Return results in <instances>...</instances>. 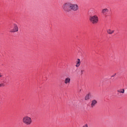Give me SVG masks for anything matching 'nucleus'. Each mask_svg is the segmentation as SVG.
<instances>
[{
    "instance_id": "16",
    "label": "nucleus",
    "mask_w": 127,
    "mask_h": 127,
    "mask_svg": "<svg viewBox=\"0 0 127 127\" xmlns=\"http://www.w3.org/2000/svg\"><path fill=\"white\" fill-rule=\"evenodd\" d=\"M116 73H115L114 75H112L111 76V77H114L116 75Z\"/></svg>"
},
{
    "instance_id": "6",
    "label": "nucleus",
    "mask_w": 127,
    "mask_h": 127,
    "mask_svg": "<svg viewBox=\"0 0 127 127\" xmlns=\"http://www.w3.org/2000/svg\"><path fill=\"white\" fill-rule=\"evenodd\" d=\"M97 101L95 100L94 99L92 100L91 104V107L93 108L94 107L95 105L97 103Z\"/></svg>"
},
{
    "instance_id": "13",
    "label": "nucleus",
    "mask_w": 127,
    "mask_h": 127,
    "mask_svg": "<svg viewBox=\"0 0 127 127\" xmlns=\"http://www.w3.org/2000/svg\"><path fill=\"white\" fill-rule=\"evenodd\" d=\"M5 86V84L3 83L0 84V87H3Z\"/></svg>"
},
{
    "instance_id": "8",
    "label": "nucleus",
    "mask_w": 127,
    "mask_h": 127,
    "mask_svg": "<svg viewBox=\"0 0 127 127\" xmlns=\"http://www.w3.org/2000/svg\"><path fill=\"white\" fill-rule=\"evenodd\" d=\"M70 81V78L68 77L66 78L65 80L64 83L65 84H67V83H69Z\"/></svg>"
},
{
    "instance_id": "18",
    "label": "nucleus",
    "mask_w": 127,
    "mask_h": 127,
    "mask_svg": "<svg viewBox=\"0 0 127 127\" xmlns=\"http://www.w3.org/2000/svg\"><path fill=\"white\" fill-rule=\"evenodd\" d=\"M77 60L78 61H80V59H77Z\"/></svg>"
},
{
    "instance_id": "11",
    "label": "nucleus",
    "mask_w": 127,
    "mask_h": 127,
    "mask_svg": "<svg viewBox=\"0 0 127 127\" xmlns=\"http://www.w3.org/2000/svg\"><path fill=\"white\" fill-rule=\"evenodd\" d=\"M108 10L107 8H105L103 9L102 11V13L103 14H105L106 13V12H108Z\"/></svg>"
},
{
    "instance_id": "1",
    "label": "nucleus",
    "mask_w": 127,
    "mask_h": 127,
    "mask_svg": "<svg viewBox=\"0 0 127 127\" xmlns=\"http://www.w3.org/2000/svg\"><path fill=\"white\" fill-rule=\"evenodd\" d=\"M63 11L65 12L70 11V3L66 2L62 6Z\"/></svg>"
},
{
    "instance_id": "15",
    "label": "nucleus",
    "mask_w": 127,
    "mask_h": 127,
    "mask_svg": "<svg viewBox=\"0 0 127 127\" xmlns=\"http://www.w3.org/2000/svg\"><path fill=\"white\" fill-rule=\"evenodd\" d=\"M84 71V70H82L81 72V74H82L83 73V72Z\"/></svg>"
},
{
    "instance_id": "7",
    "label": "nucleus",
    "mask_w": 127,
    "mask_h": 127,
    "mask_svg": "<svg viewBox=\"0 0 127 127\" xmlns=\"http://www.w3.org/2000/svg\"><path fill=\"white\" fill-rule=\"evenodd\" d=\"M91 96V94L90 93L87 94L85 97V99L86 100H88L89 99L90 97Z\"/></svg>"
},
{
    "instance_id": "17",
    "label": "nucleus",
    "mask_w": 127,
    "mask_h": 127,
    "mask_svg": "<svg viewBox=\"0 0 127 127\" xmlns=\"http://www.w3.org/2000/svg\"><path fill=\"white\" fill-rule=\"evenodd\" d=\"M2 75H1V73L0 72V77H1Z\"/></svg>"
},
{
    "instance_id": "2",
    "label": "nucleus",
    "mask_w": 127,
    "mask_h": 127,
    "mask_svg": "<svg viewBox=\"0 0 127 127\" xmlns=\"http://www.w3.org/2000/svg\"><path fill=\"white\" fill-rule=\"evenodd\" d=\"M22 121L24 124L27 125H30L32 122L31 118L28 116L24 117Z\"/></svg>"
},
{
    "instance_id": "10",
    "label": "nucleus",
    "mask_w": 127,
    "mask_h": 127,
    "mask_svg": "<svg viewBox=\"0 0 127 127\" xmlns=\"http://www.w3.org/2000/svg\"><path fill=\"white\" fill-rule=\"evenodd\" d=\"M117 91L120 93H124L125 92V90L123 89H121L120 90H117Z\"/></svg>"
},
{
    "instance_id": "14",
    "label": "nucleus",
    "mask_w": 127,
    "mask_h": 127,
    "mask_svg": "<svg viewBox=\"0 0 127 127\" xmlns=\"http://www.w3.org/2000/svg\"><path fill=\"white\" fill-rule=\"evenodd\" d=\"M83 127H88V126L87 124H86L84 125L83 126Z\"/></svg>"
},
{
    "instance_id": "3",
    "label": "nucleus",
    "mask_w": 127,
    "mask_h": 127,
    "mask_svg": "<svg viewBox=\"0 0 127 127\" xmlns=\"http://www.w3.org/2000/svg\"><path fill=\"white\" fill-rule=\"evenodd\" d=\"M89 19L90 21L93 24H96L98 21V17L96 15L90 16Z\"/></svg>"
},
{
    "instance_id": "12",
    "label": "nucleus",
    "mask_w": 127,
    "mask_h": 127,
    "mask_svg": "<svg viewBox=\"0 0 127 127\" xmlns=\"http://www.w3.org/2000/svg\"><path fill=\"white\" fill-rule=\"evenodd\" d=\"M80 61H77L76 63V66L77 67H79L80 65Z\"/></svg>"
},
{
    "instance_id": "5",
    "label": "nucleus",
    "mask_w": 127,
    "mask_h": 127,
    "mask_svg": "<svg viewBox=\"0 0 127 127\" xmlns=\"http://www.w3.org/2000/svg\"><path fill=\"white\" fill-rule=\"evenodd\" d=\"M18 28L17 25L15 24H13V29H11L10 31V32H14L18 31Z\"/></svg>"
},
{
    "instance_id": "9",
    "label": "nucleus",
    "mask_w": 127,
    "mask_h": 127,
    "mask_svg": "<svg viewBox=\"0 0 127 127\" xmlns=\"http://www.w3.org/2000/svg\"><path fill=\"white\" fill-rule=\"evenodd\" d=\"M114 31V30H111L110 29L107 30V32L109 34H111L113 33Z\"/></svg>"
},
{
    "instance_id": "4",
    "label": "nucleus",
    "mask_w": 127,
    "mask_h": 127,
    "mask_svg": "<svg viewBox=\"0 0 127 127\" xmlns=\"http://www.w3.org/2000/svg\"><path fill=\"white\" fill-rule=\"evenodd\" d=\"M78 9L79 7L77 4L70 3V11L71 10H73L74 11H76L78 10Z\"/></svg>"
}]
</instances>
